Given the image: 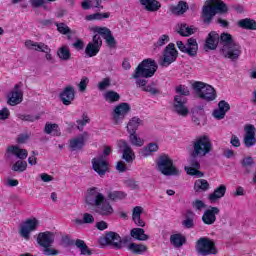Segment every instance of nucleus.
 Returning a JSON list of instances; mask_svg holds the SVG:
<instances>
[{
  "label": "nucleus",
  "mask_w": 256,
  "mask_h": 256,
  "mask_svg": "<svg viewBox=\"0 0 256 256\" xmlns=\"http://www.w3.org/2000/svg\"><path fill=\"white\" fill-rule=\"evenodd\" d=\"M176 45L179 51L186 53L189 55V57H195L197 55V51L199 50L197 40L194 38H189L186 44H184L182 41H177Z\"/></svg>",
  "instance_id": "9d476101"
},
{
  "label": "nucleus",
  "mask_w": 256,
  "mask_h": 256,
  "mask_svg": "<svg viewBox=\"0 0 256 256\" xmlns=\"http://www.w3.org/2000/svg\"><path fill=\"white\" fill-rule=\"evenodd\" d=\"M221 213V210L217 207H210L204 211L202 221L205 225H213L217 221V215Z\"/></svg>",
  "instance_id": "5701e85b"
},
{
  "label": "nucleus",
  "mask_w": 256,
  "mask_h": 256,
  "mask_svg": "<svg viewBox=\"0 0 256 256\" xmlns=\"http://www.w3.org/2000/svg\"><path fill=\"white\" fill-rule=\"evenodd\" d=\"M37 227H39V220H37V218L26 220L20 226V236L23 237L25 241H29V239H31V233H33V231H37Z\"/></svg>",
  "instance_id": "6e6552de"
},
{
  "label": "nucleus",
  "mask_w": 256,
  "mask_h": 256,
  "mask_svg": "<svg viewBox=\"0 0 256 256\" xmlns=\"http://www.w3.org/2000/svg\"><path fill=\"white\" fill-rule=\"evenodd\" d=\"M195 249L199 256L217 255L215 242L207 237L198 239Z\"/></svg>",
  "instance_id": "423d86ee"
},
{
  "label": "nucleus",
  "mask_w": 256,
  "mask_h": 256,
  "mask_svg": "<svg viewBox=\"0 0 256 256\" xmlns=\"http://www.w3.org/2000/svg\"><path fill=\"white\" fill-rule=\"evenodd\" d=\"M130 235L133 239H137V241H148L149 239V235L145 234V230L143 228L132 229Z\"/></svg>",
  "instance_id": "c9c22d12"
},
{
  "label": "nucleus",
  "mask_w": 256,
  "mask_h": 256,
  "mask_svg": "<svg viewBox=\"0 0 256 256\" xmlns=\"http://www.w3.org/2000/svg\"><path fill=\"white\" fill-rule=\"evenodd\" d=\"M111 87V78H104L98 83L99 91H105Z\"/></svg>",
  "instance_id": "13d9d810"
},
{
  "label": "nucleus",
  "mask_w": 256,
  "mask_h": 256,
  "mask_svg": "<svg viewBox=\"0 0 256 256\" xmlns=\"http://www.w3.org/2000/svg\"><path fill=\"white\" fill-rule=\"evenodd\" d=\"M105 201V196L101 193L99 188H90L86 196V203L92 205V207H97L99 204Z\"/></svg>",
  "instance_id": "4468645a"
},
{
  "label": "nucleus",
  "mask_w": 256,
  "mask_h": 256,
  "mask_svg": "<svg viewBox=\"0 0 256 256\" xmlns=\"http://www.w3.org/2000/svg\"><path fill=\"white\" fill-rule=\"evenodd\" d=\"M141 125H143V120H141L139 117H133L127 124L128 133H137V129H139Z\"/></svg>",
  "instance_id": "473e14b6"
},
{
  "label": "nucleus",
  "mask_w": 256,
  "mask_h": 256,
  "mask_svg": "<svg viewBox=\"0 0 256 256\" xmlns=\"http://www.w3.org/2000/svg\"><path fill=\"white\" fill-rule=\"evenodd\" d=\"M127 198V193L123 191H110L108 192V199L111 201H121Z\"/></svg>",
  "instance_id": "79ce46f5"
},
{
  "label": "nucleus",
  "mask_w": 256,
  "mask_h": 256,
  "mask_svg": "<svg viewBox=\"0 0 256 256\" xmlns=\"http://www.w3.org/2000/svg\"><path fill=\"white\" fill-rule=\"evenodd\" d=\"M157 62L154 59L147 58L144 59L135 69L134 73L132 74L133 79H136L137 87H145L147 85V80L155 73H157ZM143 79H142V78Z\"/></svg>",
  "instance_id": "f257e3e1"
},
{
  "label": "nucleus",
  "mask_w": 256,
  "mask_h": 256,
  "mask_svg": "<svg viewBox=\"0 0 256 256\" xmlns=\"http://www.w3.org/2000/svg\"><path fill=\"white\" fill-rule=\"evenodd\" d=\"M242 53L243 50L237 42L225 48H220V54L224 56L225 59H230V61H237Z\"/></svg>",
  "instance_id": "1a4fd4ad"
},
{
  "label": "nucleus",
  "mask_w": 256,
  "mask_h": 256,
  "mask_svg": "<svg viewBox=\"0 0 256 256\" xmlns=\"http://www.w3.org/2000/svg\"><path fill=\"white\" fill-rule=\"evenodd\" d=\"M117 145L122 153V159H124L126 163H133V161H135V152L133 148H131V145H129V142L119 140Z\"/></svg>",
  "instance_id": "dca6fc26"
},
{
  "label": "nucleus",
  "mask_w": 256,
  "mask_h": 256,
  "mask_svg": "<svg viewBox=\"0 0 256 256\" xmlns=\"http://www.w3.org/2000/svg\"><path fill=\"white\" fill-rule=\"evenodd\" d=\"M11 155H15L18 159H27V150L21 149L19 146H9L6 150L5 157L9 158Z\"/></svg>",
  "instance_id": "393cba45"
},
{
  "label": "nucleus",
  "mask_w": 256,
  "mask_h": 256,
  "mask_svg": "<svg viewBox=\"0 0 256 256\" xmlns=\"http://www.w3.org/2000/svg\"><path fill=\"white\" fill-rule=\"evenodd\" d=\"M188 215H190V217H187L182 224L186 229H193V227H195V222L193 221L195 214L193 212H188Z\"/></svg>",
  "instance_id": "6e6d98bb"
},
{
  "label": "nucleus",
  "mask_w": 256,
  "mask_h": 256,
  "mask_svg": "<svg viewBox=\"0 0 256 256\" xmlns=\"http://www.w3.org/2000/svg\"><path fill=\"white\" fill-rule=\"evenodd\" d=\"M176 93H178V95H181V97H187L191 94V92L189 91V88L183 85H180L176 88Z\"/></svg>",
  "instance_id": "bf43d9fd"
},
{
  "label": "nucleus",
  "mask_w": 256,
  "mask_h": 256,
  "mask_svg": "<svg viewBox=\"0 0 256 256\" xmlns=\"http://www.w3.org/2000/svg\"><path fill=\"white\" fill-rule=\"evenodd\" d=\"M92 169L99 177H105L109 171V162L103 156H96L92 159Z\"/></svg>",
  "instance_id": "9b49d317"
},
{
  "label": "nucleus",
  "mask_w": 256,
  "mask_h": 256,
  "mask_svg": "<svg viewBox=\"0 0 256 256\" xmlns=\"http://www.w3.org/2000/svg\"><path fill=\"white\" fill-rule=\"evenodd\" d=\"M159 151V145L157 143H149L145 147H143L140 151V155L142 157H151L153 153H157Z\"/></svg>",
  "instance_id": "c756f323"
},
{
  "label": "nucleus",
  "mask_w": 256,
  "mask_h": 256,
  "mask_svg": "<svg viewBox=\"0 0 256 256\" xmlns=\"http://www.w3.org/2000/svg\"><path fill=\"white\" fill-rule=\"evenodd\" d=\"M192 89L196 93V96L199 97V99H203V101L210 102L217 99L215 88L205 82H194L192 84Z\"/></svg>",
  "instance_id": "39448f33"
},
{
  "label": "nucleus",
  "mask_w": 256,
  "mask_h": 256,
  "mask_svg": "<svg viewBox=\"0 0 256 256\" xmlns=\"http://www.w3.org/2000/svg\"><path fill=\"white\" fill-rule=\"evenodd\" d=\"M83 145H85V138L83 136L74 138L70 141V148L72 151H79L83 149Z\"/></svg>",
  "instance_id": "4c0bfd02"
},
{
  "label": "nucleus",
  "mask_w": 256,
  "mask_h": 256,
  "mask_svg": "<svg viewBox=\"0 0 256 256\" xmlns=\"http://www.w3.org/2000/svg\"><path fill=\"white\" fill-rule=\"evenodd\" d=\"M75 245L80 249L82 255H91V251H89V247H87L85 241L78 239L76 240Z\"/></svg>",
  "instance_id": "864d4df0"
},
{
  "label": "nucleus",
  "mask_w": 256,
  "mask_h": 256,
  "mask_svg": "<svg viewBox=\"0 0 256 256\" xmlns=\"http://www.w3.org/2000/svg\"><path fill=\"white\" fill-rule=\"evenodd\" d=\"M244 145L245 147H253L256 144V128L252 124H248L244 127Z\"/></svg>",
  "instance_id": "6ab92c4d"
},
{
  "label": "nucleus",
  "mask_w": 256,
  "mask_h": 256,
  "mask_svg": "<svg viewBox=\"0 0 256 256\" xmlns=\"http://www.w3.org/2000/svg\"><path fill=\"white\" fill-rule=\"evenodd\" d=\"M43 253L44 255H47V256L59 255V251L51 247H43Z\"/></svg>",
  "instance_id": "e2e57ef3"
},
{
  "label": "nucleus",
  "mask_w": 256,
  "mask_h": 256,
  "mask_svg": "<svg viewBox=\"0 0 256 256\" xmlns=\"http://www.w3.org/2000/svg\"><path fill=\"white\" fill-rule=\"evenodd\" d=\"M83 221H84V224H93L95 223V217H93V214L84 213Z\"/></svg>",
  "instance_id": "69168bd1"
},
{
  "label": "nucleus",
  "mask_w": 256,
  "mask_h": 256,
  "mask_svg": "<svg viewBox=\"0 0 256 256\" xmlns=\"http://www.w3.org/2000/svg\"><path fill=\"white\" fill-rule=\"evenodd\" d=\"M173 111L180 117H187V115H189V108L187 107V98L185 96L176 95L174 97Z\"/></svg>",
  "instance_id": "f8f14e48"
},
{
  "label": "nucleus",
  "mask_w": 256,
  "mask_h": 256,
  "mask_svg": "<svg viewBox=\"0 0 256 256\" xmlns=\"http://www.w3.org/2000/svg\"><path fill=\"white\" fill-rule=\"evenodd\" d=\"M189 165L185 166V171L187 175H194L195 177H203V172L199 171L201 169V164L199 163V160H197V157H193L189 159L188 161Z\"/></svg>",
  "instance_id": "412c9836"
},
{
  "label": "nucleus",
  "mask_w": 256,
  "mask_h": 256,
  "mask_svg": "<svg viewBox=\"0 0 256 256\" xmlns=\"http://www.w3.org/2000/svg\"><path fill=\"white\" fill-rule=\"evenodd\" d=\"M106 243L108 245H113L116 249H121L123 247V242L121 241V236L115 232H109L105 236Z\"/></svg>",
  "instance_id": "cd10ccee"
},
{
  "label": "nucleus",
  "mask_w": 256,
  "mask_h": 256,
  "mask_svg": "<svg viewBox=\"0 0 256 256\" xmlns=\"http://www.w3.org/2000/svg\"><path fill=\"white\" fill-rule=\"evenodd\" d=\"M129 143L133 147H143V145H145V140L137 136V132H133L129 134Z\"/></svg>",
  "instance_id": "e433bc0d"
},
{
  "label": "nucleus",
  "mask_w": 256,
  "mask_h": 256,
  "mask_svg": "<svg viewBox=\"0 0 256 256\" xmlns=\"http://www.w3.org/2000/svg\"><path fill=\"white\" fill-rule=\"evenodd\" d=\"M104 99L108 103H115V102L119 101V99H121V96L119 95V93H117L113 90H110L104 94Z\"/></svg>",
  "instance_id": "de8ad7c7"
},
{
  "label": "nucleus",
  "mask_w": 256,
  "mask_h": 256,
  "mask_svg": "<svg viewBox=\"0 0 256 256\" xmlns=\"http://www.w3.org/2000/svg\"><path fill=\"white\" fill-rule=\"evenodd\" d=\"M56 27L59 33H62L63 35H67V33L71 32V29H69V26L65 23L56 24Z\"/></svg>",
  "instance_id": "680f3d73"
},
{
  "label": "nucleus",
  "mask_w": 256,
  "mask_h": 256,
  "mask_svg": "<svg viewBox=\"0 0 256 256\" xmlns=\"http://www.w3.org/2000/svg\"><path fill=\"white\" fill-rule=\"evenodd\" d=\"M218 109L224 111V113H227L231 109V105L227 103V101L222 100L218 103Z\"/></svg>",
  "instance_id": "0e129e2a"
},
{
  "label": "nucleus",
  "mask_w": 256,
  "mask_h": 256,
  "mask_svg": "<svg viewBox=\"0 0 256 256\" xmlns=\"http://www.w3.org/2000/svg\"><path fill=\"white\" fill-rule=\"evenodd\" d=\"M194 188L196 191H207V189H209V182L205 179H199L195 182Z\"/></svg>",
  "instance_id": "5fc2aeb1"
},
{
  "label": "nucleus",
  "mask_w": 256,
  "mask_h": 256,
  "mask_svg": "<svg viewBox=\"0 0 256 256\" xmlns=\"http://www.w3.org/2000/svg\"><path fill=\"white\" fill-rule=\"evenodd\" d=\"M177 55L178 52L177 49H175V44L169 43L163 51V56L159 64L161 67H169L171 63H175V61H177Z\"/></svg>",
  "instance_id": "0eeeda50"
},
{
  "label": "nucleus",
  "mask_w": 256,
  "mask_h": 256,
  "mask_svg": "<svg viewBox=\"0 0 256 256\" xmlns=\"http://www.w3.org/2000/svg\"><path fill=\"white\" fill-rule=\"evenodd\" d=\"M129 111H131V106L128 103L123 102L118 104L112 112L114 123L116 125L123 123V120L127 117Z\"/></svg>",
  "instance_id": "ddd939ff"
},
{
  "label": "nucleus",
  "mask_w": 256,
  "mask_h": 256,
  "mask_svg": "<svg viewBox=\"0 0 256 256\" xmlns=\"http://www.w3.org/2000/svg\"><path fill=\"white\" fill-rule=\"evenodd\" d=\"M26 49H29V51H45L47 49V45L42 42H33V40H27L25 42Z\"/></svg>",
  "instance_id": "7c9ffc66"
},
{
  "label": "nucleus",
  "mask_w": 256,
  "mask_h": 256,
  "mask_svg": "<svg viewBox=\"0 0 256 256\" xmlns=\"http://www.w3.org/2000/svg\"><path fill=\"white\" fill-rule=\"evenodd\" d=\"M169 35L167 34H163L161 35L157 42L154 44V49H157L159 47H163L164 45H167V43L169 42Z\"/></svg>",
  "instance_id": "4d7b16f0"
},
{
  "label": "nucleus",
  "mask_w": 256,
  "mask_h": 256,
  "mask_svg": "<svg viewBox=\"0 0 256 256\" xmlns=\"http://www.w3.org/2000/svg\"><path fill=\"white\" fill-rule=\"evenodd\" d=\"M57 55L62 61H69V59H71V51L67 46L60 47L57 51Z\"/></svg>",
  "instance_id": "a19ab883"
},
{
  "label": "nucleus",
  "mask_w": 256,
  "mask_h": 256,
  "mask_svg": "<svg viewBox=\"0 0 256 256\" xmlns=\"http://www.w3.org/2000/svg\"><path fill=\"white\" fill-rule=\"evenodd\" d=\"M23 101V91L21 90V84H16L12 91L8 94V105L15 107Z\"/></svg>",
  "instance_id": "a211bd4d"
},
{
  "label": "nucleus",
  "mask_w": 256,
  "mask_h": 256,
  "mask_svg": "<svg viewBox=\"0 0 256 256\" xmlns=\"http://www.w3.org/2000/svg\"><path fill=\"white\" fill-rule=\"evenodd\" d=\"M156 169L162 173V175H166V177L177 176L181 173L179 169L173 165L171 157L166 154L158 157L156 161Z\"/></svg>",
  "instance_id": "20e7f679"
},
{
  "label": "nucleus",
  "mask_w": 256,
  "mask_h": 256,
  "mask_svg": "<svg viewBox=\"0 0 256 256\" xmlns=\"http://www.w3.org/2000/svg\"><path fill=\"white\" fill-rule=\"evenodd\" d=\"M192 153L191 157H205L213 151V143H211V138L207 135H202L196 137L192 141Z\"/></svg>",
  "instance_id": "7ed1b4c3"
},
{
  "label": "nucleus",
  "mask_w": 256,
  "mask_h": 256,
  "mask_svg": "<svg viewBox=\"0 0 256 256\" xmlns=\"http://www.w3.org/2000/svg\"><path fill=\"white\" fill-rule=\"evenodd\" d=\"M143 87L142 91H145L146 93H150V95H159L161 91L157 88V84L155 83H150L146 84L145 86H140Z\"/></svg>",
  "instance_id": "09e8293b"
},
{
  "label": "nucleus",
  "mask_w": 256,
  "mask_h": 256,
  "mask_svg": "<svg viewBox=\"0 0 256 256\" xmlns=\"http://www.w3.org/2000/svg\"><path fill=\"white\" fill-rule=\"evenodd\" d=\"M90 31H93V33L101 35V37L105 39L108 47H115V37H113V34L111 33V30L109 28L93 26L90 28Z\"/></svg>",
  "instance_id": "f3484780"
},
{
  "label": "nucleus",
  "mask_w": 256,
  "mask_h": 256,
  "mask_svg": "<svg viewBox=\"0 0 256 256\" xmlns=\"http://www.w3.org/2000/svg\"><path fill=\"white\" fill-rule=\"evenodd\" d=\"M12 171H16L18 173H23V171H27V162L18 160L15 164L12 165Z\"/></svg>",
  "instance_id": "603ef678"
},
{
  "label": "nucleus",
  "mask_w": 256,
  "mask_h": 256,
  "mask_svg": "<svg viewBox=\"0 0 256 256\" xmlns=\"http://www.w3.org/2000/svg\"><path fill=\"white\" fill-rule=\"evenodd\" d=\"M219 41H220V45H222L221 49H225V47H229L236 43L235 40L233 39V36L227 32H223L219 36Z\"/></svg>",
  "instance_id": "72a5a7b5"
},
{
  "label": "nucleus",
  "mask_w": 256,
  "mask_h": 256,
  "mask_svg": "<svg viewBox=\"0 0 256 256\" xmlns=\"http://www.w3.org/2000/svg\"><path fill=\"white\" fill-rule=\"evenodd\" d=\"M178 27V33L182 35V37H189V35L195 33V29L187 26V24H180Z\"/></svg>",
  "instance_id": "49530a36"
},
{
  "label": "nucleus",
  "mask_w": 256,
  "mask_h": 256,
  "mask_svg": "<svg viewBox=\"0 0 256 256\" xmlns=\"http://www.w3.org/2000/svg\"><path fill=\"white\" fill-rule=\"evenodd\" d=\"M113 206L107 200H103L98 206H96V212L103 217H109L113 215Z\"/></svg>",
  "instance_id": "bb28decb"
},
{
  "label": "nucleus",
  "mask_w": 256,
  "mask_h": 256,
  "mask_svg": "<svg viewBox=\"0 0 256 256\" xmlns=\"http://www.w3.org/2000/svg\"><path fill=\"white\" fill-rule=\"evenodd\" d=\"M87 123H89V117H87V116H83L82 120H77V125H78L79 131H83V127L85 125H87Z\"/></svg>",
  "instance_id": "774afa93"
},
{
  "label": "nucleus",
  "mask_w": 256,
  "mask_h": 256,
  "mask_svg": "<svg viewBox=\"0 0 256 256\" xmlns=\"http://www.w3.org/2000/svg\"><path fill=\"white\" fill-rule=\"evenodd\" d=\"M239 27H242V29H250L252 31H256V21L251 20L249 18L242 19L238 23Z\"/></svg>",
  "instance_id": "58836bf2"
},
{
  "label": "nucleus",
  "mask_w": 256,
  "mask_h": 256,
  "mask_svg": "<svg viewBox=\"0 0 256 256\" xmlns=\"http://www.w3.org/2000/svg\"><path fill=\"white\" fill-rule=\"evenodd\" d=\"M141 215H143V207L135 206L132 210V220L137 227H145V222L141 219Z\"/></svg>",
  "instance_id": "c85d7f7f"
},
{
  "label": "nucleus",
  "mask_w": 256,
  "mask_h": 256,
  "mask_svg": "<svg viewBox=\"0 0 256 256\" xmlns=\"http://www.w3.org/2000/svg\"><path fill=\"white\" fill-rule=\"evenodd\" d=\"M225 193H227V186L221 184L213 191V193L209 194L208 199L211 203H216L219 199L225 197Z\"/></svg>",
  "instance_id": "a878e982"
},
{
  "label": "nucleus",
  "mask_w": 256,
  "mask_h": 256,
  "mask_svg": "<svg viewBox=\"0 0 256 256\" xmlns=\"http://www.w3.org/2000/svg\"><path fill=\"white\" fill-rule=\"evenodd\" d=\"M170 243L173 245V247L179 248L183 247V245L187 243V239L181 233L172 234L170 236Z\"/></svg>",
  "instance_id": "2f4dec72"
},
{
  "label": "nucleus",
  "mask_w": 256,
  "mask_h": 256,
  "mask_svg": "<svg viewBox=\"0 0 256 256\" xmlns=\"http://www.w3.org/2000/svg\"><path fill=\"white\" fill-rule=\"evenodd\" d=\"M60 100L63 105L69 106L75 101V86L68 85L60 93Z\"/></svg>",
  "instance_id": "4be33fe9"
},
{
  "label": "nucleus",
  "mask_w": 256,
  "mask_h": 256,
  "mask_svg": "<svg viewBox=\"0 0 256 256\" xmlns=\"http://www.w3.org/2000/svg\"><path fill=\"white\" fill-rule=\"evenodd\" d=\"M44 131L47 135H54L56 137L61 135V132H59V125L57 124L46 123Z\"/></svg>",
  "instance_id": "c03bdc74"
},
{
  "label": "nucleus",
  "mask_w": 256,
  "mask_h": 256,
  "mask_svg": "<svg viewBox=\"0 0 256 256\" xmlns=\"http://www.w3.org/2000/svg\"><path fill=\"white\" fill-rule=\"evenodd\" d=\"M101 19H109V13H95L86 16V21H101Z\"/></svg>",
  "instance_id": "3c124183"
},
{
  "label": "nucleus",
  "mask_w": 256,
  "mask_h": 256,
  "mask_svg": "<svg viewBox=\"0 0 256 256\" xmlns=\"http://www.w3.org/2000/svg\"><path fill=\"white\" fill-rule=\"evenodd\" d=\"M17 117L20 121H27L28 123H35L41 119V116L33 114H18Z\"/></svg>",
  "instance_id": "8fccbe9b"
},
{
  "label": "nucleus",
  "mask_w": 256,
  "mask_h": 256,
  "mask_svg": "<svg viewBox=\"0 0 256 256\" xmlns=\"http://www.w3.org/2000/svg\"><path fill=\"white\" fill-rule=\"evenodd\" d=\"M129 251H132V253H137L138 255H141V253H145L147 251V246L143 244H136V243H130L128 245Z\"/></svg>",
  "instance_id": "a18cd8bd"
},
{
  "label": "nucleus",
  "mask_w": 256,
  "mask_h": 256,
  "mask_svg": "<svg viewBox=\"0 0 256 256\" xmlns=\"http://www.w3.org/2000/svg\"><path fill=\"white\" fill-rule=\"evenodd\" d=\"M227 11H229V8L222 0H208V4L202 8V19L205 23L209 24L213 20L214 15H217V13L223 15Z\"/></svg>",
  "instance_id": "f03ea898"
},
{
  "label": "nucleus",
  "mask_w": 256,
  "mask_h": 256,
  "mask_svg": "<svg viewBox=\"0 0 256 256\" xmlns=\"http://www.w3.org/2000/svg\"><path fill=\"white\" fill-rule=\"evenodd\" d=\"M192 206L194 209H196V211H201V209H205V202L201 200H195L192 203Z\"/></svg>",
  "instance_id": "338daca9"
},
{
  "label": "nucleus",
  "mask_w": 256,
  "mask_h": 256,
  "mask_svg": "<svg viewBox=\"0 0 256 256\" xmlns=\"http://www.w3.org/2000/svg\"><path fill=\"white\" fill-rule=\"evenodd\" d=\"M141 5L145 7L146 11H159L161 3L157 0H140Z\"/></svg>",
  "instance_id": "f704fd0d"
},
{
  "label": "nucleus",
  "mask_w": 256,
  "mask_h": 256,
  "mask_svg": "<svg viewBox=\"0 0 256 256\" xmlns=\"http://www.w3.org/2000/svg\"><path fill=\"white\" fill-rule=\"evenodd\" d=\"M170 11H172L174 15H183V13L187 11V3L179 2L176 6L170 7Z\"/></svg>",
  "instance_id": "37998d69"
},
{
  "label": "nucleus",
  "mask_w": 256,
  "mask_h": 256,
  "mask_svg": "<svg viewBox=\"0 0 256 256\" xmlns=\"http://www.w3.org/2000/svg\"><path fill=\"white\" fill-rule=\"evenodd\" d=\"M36 241L40 247H51L55 243V234L50 231L40 232Z\"/></svg>",
  "instance_id": "aec40b11"
},
{
  "label": "nucleus",
  "mask_w": 256,
  "mask_h": 256,
  "mask_svg": "<svg viewBox=\"0 0 256 256\" xmlns=\"http://www.w3.org/2000/svg\"><path fill=\"white\" fill-rule=\"evenodd\" d=\"M219 45V34L212 31L206 37V42L204 45L205 51H215Z\"/></svg>",
  "instance_id": "b1692460"
},
{
  "label": "nucleus",
  "mask_w": 256,
  "mask_h": 256,
  "mask_svg": "<svg viewBox=\"0 0 256 256\" xmlns=\"http://www.w3.org/2000/svg\"><path fill=\"white\" fill-rule=\"evenodd\" d=\"M103 46V40H101V36L96 34L93 36L91 42H89L85 48V53L88 57H95L99 51H101V47Z\"/></svg>",
  "instance_id": "2eb2a0df"
},
{
  "label": "nucleus",
  "mask_w": 256,
  "mask_h": 256,
  "mask_svg": "<svg viewBox=\"0 0 256 256\" xmlns=\"http://www.w3.org/2000/svg\"><path fill=\"white\" fill-rule=\"evenodd\" d=\"M89 85V78L83 77L78 84V89L81 93L85 92L87 89V86Z\"/></svg>",
  "instance_id": "052dcab7"
},
{
  "label": "nucleus",
  "mask_w": 256,
  "mask_h": 256,
  "mask_svg": "<svg viewBox=\"0 0 256 256\" xmlns=\"http://www.w3.org/2000/svg\"><path fill=\"white\" fill-rule=\"evenodd\" d=\"M91 7L103 9V6H101V0H84L82 2V9L87 11L88 9H91Z\"/></svg>",
  "instance_id": "ea45409f"
}]
</instances>
